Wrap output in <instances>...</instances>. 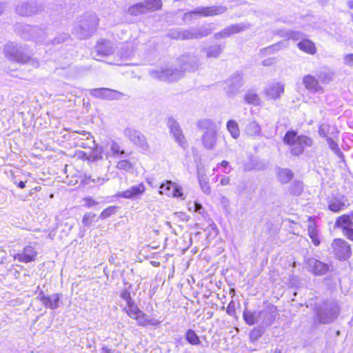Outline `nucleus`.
<instances>
[{"instance_id":"obj_26","label":"nucleus","mask_w":353,"mask_h":353,"mask_svg":"<svg viewBox=\"0 0 353 353\" xmlns=\"http://www.w3.org/2000/svg\"><path fill=\"white\" fill-rule=\"evenodd\" d=\"M190 29L192 39L208 36L212 32V30L207 27L191 28Z\"/></svg>"},{"instance_id":"obj_59","label":"nucleus","mask_w":353,"mask_h":353,"mask_svg":"<svg viewBox=\"0 0 353 353\" xmlns=\"http://www.w3.org/2000/svg\"><path fill=\"white\" fill-rule=\"evenodd\" d=\"M227 313L230 316H234L235 314V305L233 301H230L226 309Z\"/></svg>"},{"instance_id":"obj_30","label":"nucleus","mask_w":353,"mask_h":353,"mask_svg":"<svg viewBox=\"0 0 353 353\" xmlns=\"http://www.w3.org/2000/svg\"><path fill=\"white\" fill-rule=\"evenodd\" d=\"M223 48H224V46L214 45V46H211L210 47L205 48L204 49V50L206 52L208 57L216 58L221 54Z\"/></svg>"},{"instance_id":"obj_8","label":"nucleus","mask_w":353,"mask_h":353,"mask_svg":"<svg viewBox=\"0 0 353 353\" xmlns=\"http://www.w3.org/2000/svg\"><path fill=\"white\" fill-rule=\"evenodd\" d=\"M43 10V6L36 1H24L19 3L16 8L18 14L23 17H30L41 12Z\"/></svg>"},{"instance_id":"obj_14","label":"nucleus","mask_w":353,"mask_h":353,"mask_svg":"<svg viewBox=\"0 0 353 353\" xmlns=\"http://www.w3.org/2000/svg\"><path fill=\"white\" fill-rule=\"evenodd\" d=\"M90 94L97 98L107 100H118L123 96L117 90H90Z\"/></svg>"},{"instance_id":"obj_29","label":"nucleus","mask_w":353,"mask_h":353,"mask_svg":"<svg viewBox=\"0 0 353 353\" xmlns=\"http://www.w3.org/2000/svg\"><path fill=\"white\" fill-rule=\"evenodd\" d=\"M277 176L282 183H287L292 180L293 173L289 169L279 168L277 172Z\"/></svg>"},{"instance_id":"obj_27","label":"nucleus","mask_w":353,"mask_h":353,"mask_svg":"<svg viewBox=\"0 0 353 353\" xmlns=\"http://www.w3.org/2000/svg\"><path fill=\"white\" fill-rule=\"evenodd\" d=\"M170 36L175 39H192L190 29L187 30H172L170 32Z\"/></svg>"},{"instance_id":"obj_2","label":"nucleus","mask_w":353,"mask_h":353,"mask_svg":"<svg viewBox=\"0 0 353 353\" xmlns=\"http://www.w3.org/2000/svg\"><path fill=\"white\" fill-rule=\"evenodd\" d=\"M196 125L203 132V146L207 150H214L218 142V125L211 119H203L198 121Z\"/></svg>"},{"instance_id":"obj_6","label":"nucleus","mask_w":353,"mask_h":353,"mask_svg":"<svg viewBox=\"0 0 353 353\" xmlns=\"http://www.w3.org/2000/svg\"><path fill=\"white\" fill-rule=\"evenodd\" d=\"M4 53L6 57L11 61L21 63H29L34 68L39 65L37 60L31 59L28 54L25 52V49L21 46L10 43L4 47Z\"/></svg>"},{"instance_id":"obj_63","label":"nucleus","mask_w":353,"mask_h":353,"mask_svg":"<svg viewBox=\"0 0 353 353\" xmlns=\"http://www.w3.org/2000/svg\"><path fill=\"white\" fill-rule=\"evenodd\" d=\"M68 39V35L67 34H62L59 36V38L54 39L53 43L54 44H57L61 42H64Z\"/></svg>"},{"instance_id":"obj_4","label":"nucleus","mask_w":353,"mask_h":353,"mask_svg":"<svg viewBox=\"0 0 353 353\" xmlns=\"http://www.w3.org/2000/svg\"><path fill=\"white\" fill-rule=\"evenodd\" d=\"M283 142L290 146L291 153L295 156L301 154L305 147L312 145L311 138L304 135L298 136L297 132L294 130H289L285 133Z\"/></svg>"},{"instance_id":"obj_46","label":"nucleus","mask_w":353,"mask_h":353,"mask_svg":"<svg viewBox=\"0 0 353 353\" xmlns=\"http://www.w3.org/2000/svg\"><path fill=\"white\" fill-rule=\"evenodd\" d=\"M245 99L250 104H253L254 105L259 104V98L258 95L253 93L252 92L248 93L245 97Z\"/></svg>"},{"instance_id":"obj_43","label":"nucleus","mask_w":353,"mask_h":353,"mask_svg":"<svg viewBox=\"0 0 353 353\" xmlns=\"http://www.w3.org/2000/svg\"><path fill=\"white\" fill-rule=\"evenodd\" d=\"M96 52L98 54L108 55L113 52L112 47L106 46L105 44L98 43L96 46Z\"/></svg>"},{"instance_id":"obj_15","label":"nucleus","mask_w":353,"mask_h":353,"mask_svg":"<svg viewBox=\"0 0 353 353\" xmlns=\"http://www.w3.org/2000/svg\"><path fill=\"white\" fill-rule=\"evenodd\" d=\"M60 297L61 295L59 294L46 296L43 292H41L37 296L46 307L51 310H54L59 307Z\"/></svg>"},{"instance_id":"obj_49","label":"nucleus","mask_w":353,"mask_h":353,"mask_svg":"<svg viewBox=\"0 0 353 353\" xmlns=\"http://www.w3.org/2000/svg\"><path fill=\"white\" fill-rule=\"evenodd\" d=\"M116 207L115 206H110L105 208L100 214V218L101 219H105L110 217L111 215L115 213Z\"/></svg>"},{"instance_id":"obj_58","label":"nucleus","mask_w":353,"mask_h":353,"mask_svg":"<svg viewBox=\"0 0 353 353\" xmlns=\"http://www.w3.org/2000/svg\"><path fill=\"white\" fill-rule=\"evenodd\" d=\"M192 208H194V211L195 212H197L199 214H203V206H202V205L201 203H199L197 202H194L192 204V206L189 208L190 210L192 209Z\"/></svg>"},{"instance_id":"obj_57","label":"nucleus","mask_w":353,"mask_h":353,"mask_svg":"<svg viewBox=\"0 0 353 353\" xmlns=\"http://www.w3.org/2000/svg\"><path fill=\"white\" fill-rule=\"evenodd\" d=\"M93 138L91 134L85 131H83L81 133H78V136L75 137V139L77 140V142H78V140H82L83 141H85V139H90Z\"/></svg>"},{"instance_id":"obj_50","label":"nucleus","mask_w":353,"mask_h":353,"mask_svg":"<svg viewBox=\"0 0 353 353\" xmlns=\"http://www.w3.org/2000/svg\"><path fill=\"white\" fill-rule=\"evenodd\" d=\"M214 181H218L219 180V184L221 186L228 185L230 183V178L228 176L217 174L214 177Z\"/></svg>"},{"instance_id":"obj_47","label":"nucleus","mask_w":353,"mask_h":353,"mask_svg":"<svg viewBox=\"0 0 353 353\" xmlns=\"http://www.w3.org/2000/svg\"><path fill=\"white\" fill-rule=\"evenodd\" d=\"M284 90H265V95L269 99H276L279 97Z\"/></svg>"},{"instance_id":"obj_1","label":"nucleus","mask_w":353,"mask_h":353,"mask_svg":"<svg viewBox=\"0 0 353 353\" xmlns=\"http://www.w3.org/2000/svg\"><path fill=\"white\" fill-rule=\"evenodd\" d=\"M180 70L172 68H161L150 71V75L160 81L174 82L180 79L185 71L195 70L199 67L197 59L190 54H183L178 60Z\"/></svg>"},{"instance_id":"obj_23","label":"nucleus","mask_w":353,"mask_h":353,"mask_svg":"<svg viewBox=\"0 0 353 353\" xmlns=\"http://www.w3.org/2000/svg\"><path fill=\"white\" fill-rule=\"evenodd\" d=\"M123 310L133 319H135L141 312V310L139 309L134 301L126 303V306L123 308Z\"/></svg>"},{"instance_id":"obj_24","label":"nucleus","mask_w":353,"mask_h":353,"mask_svg":"<svg viewBox=\"0 0 353 353\" xmlns=\"http://www.w3.org/2000/svg\"><path fill=\"white\" fill-rule=\"evenodd\" d=\"M298 48L308 54H314L316 52L314 44L309 39H305L297 44Z\"/></svg>"},{"instance_id":"obj_55","label":"nucleus","mask_w":353,"mask_h":353,"mask_svg":"<svg viewBox=\"0 0 353 353\" xmlns=\"http://www.w3.org/2000/svg\"><path fill=\"white\" fill-rule=\"evenodd\" d=\"M220 204L224 208L225 211L229 210L230 208V200L225 196H221L220 197Z\"/></svg>"},{"instance_id":"obj_16","label":"nucleus","mask_w":353,"mask_h":353,"mask_svg":"<svg viewBox=\"0 0 353 353\" xmlns=\"http://www.w3.org/2000/svg\"><path fill=\"white\" fill-rule=\"evenodd\" d=\"M307 265L310 271L315 275L325 274L329 269L328 265L314 258H310L307 260Z\"/></svg>"},{"instance_id":"obj_60","label":"nucleus","mask_w":353,"mask_h":353,"mask_svg":"<svg viewBox=\"0 0 353 353\" xmlns=\"http://www.w3.org/2000/svg\"><path fill=\"white\" fill-rule=\"evenodd\" d=\"M219 165L225 168L224 170L223 171L224 173L228 174L230 172L231 168H229L228 161L223 160L217 165V167H219Z\"/></svg>"},{"instance_id":"obj_10","label":"nucleus","mask_w":353,"mask_h":353,"mask_svg":"<svg viewBox=\"0 0 353 353\" xmlns=\"http://www.w3.org/2000/svg\"><path fill=\"white\" fill-rule=\"evenodd\" d=\"M226 11V8L221 6H213L208 7H199L194 10L185 13L184 17L187 18L192 14H197L202 17H212L224 13Z\"/></svg>"},{"instance_id":"obj_64","label":"nucleus","mask_w":353,"mask_h":353,"mask_svg":"<svg viewBox=\"0 0 353 353\" xmlns=\"http://www.w3.org/2000/svg\"><path fill=\"white\" fill-rule=\"evenodd\" d=\"M214 37L215 39H221L227 38L228 37L227 36V34H226L225 30L223 29L221 31H220L219 32L216 33L214 35Z\"/></svg>"},{"instance_id":"obj_3","label":"nucleus","mask_w":353,"mask_h":353,"mask_svg":"<svg viewBox=\"0 0 353 353\" xmlns=\"http://www.w3.org/2000/svg\"><path fill=\"white\" fill-rule=\"evenodd\" d=\"M339 314V305L334 301H324L316 306L315 321L328 324L337 319Z\"/></svg>"},{"instance_id":"obj_7","label":"nucleus","mask_w":353,"mask_h":353,"mask_svg":"<svg viewBox=\"0 0 353 353\" xmlns=\"http://www.w3.org/2000/svg\"><path fill=\"white\" fill-rule=\"evenodd\" d=\"M167 126L175 141L181 148H187L188 143L179 123L174 118L169 117L167 121Z\"/></svg>"},{"instance_id":"obj_48","label":"nucleus","mask_w":353,"mask_h":353,"mask_svg":"<svg viewBox=\"0 0 353 353\" xmlns=\"http://www.w3.org/2000/svg\"><path fill=\"white\" fill-rule=\"evenodd\" d=\"M95 216H96V214L92 212H90V213H87V214H84L83 219H82V223L85 226H90L94 221Z\"/></svg>"},{"instance_id":"obj_51","label":"nucleus","mask_w":353,"mask_h":353,"mask_svg":"<svg viewBox=\"0 0 353 353\" xmlns=\"http://www.w3.org/2000/svg\"><path fill=\"white\" fill-rule=\"evenodd\" d=\"M243 319L247 324L252 325L255 323V317L250 311H245L243 312Z\"/></svg>"},{"instance_id":"obj_40","label":"nucleus","mask_w":353,"mask_h":353,"mask_svg":"<svg viewBox=\"0 0 353 353\" xmlns=\"http://www.w3.org/2000/svg\"><path fill=\"white\" fill-rule=\"evenodd\" d=\"M116 168L127 172H131L133 170V165L128 160L122 159L117 162Z\"/></svg>"},{"instance_id":"obj_34","label":"nucleus","mask_w":353,"mask_h":353,"mask_svg":"<svg viewBox=\"0 0 353 353\" xmlns=\"http://www.w3.org/2000/svg\"><path fill=\"white\" fill-rule=\"evenodd\" d=\"M145 7L143 2L137 3L128 8V13L130 15L137 16L145 13Z\"/></svg>"},{"instance_id":"obj_21","label":"nucleus","mask_w":353,"mask_h":353,"mask_svg":"<svg viewBox=\"0 0 353 353\" xmlns=\"http://www.w3.org/2000/svg\"><path fill=\"white\" fill-rule=\"evenodd\" d=\"M309 224L307 226L308 235L311 239L314 245L318 246L320 245V239L319 238V233L316 230V223L312 221V218H309Z\"/></svg>"},{"instance_id":"obj_52","label":"nucleus","mask_w":353,"mask_h":353,"mask_svg":"<svg viewBox=\"0 0 353 353\" xmlns=\"http://www.w3.org/2000/svg\"><path fill=\"white\" fill-rule=\"evenodd\" d=\"M172 197L175 198H181V199H185L184 194L182 191V188L176 183V185H174V191H172Z\"/></svg>"},{"instance_id":"obj_25","label":"nucleus","mask_w":353,"mask_h":353,"mask_svg":"<svg viewBox=\"0 0 353 353\" xmlns=\"http://www.w3.org/2000/svg\"><path fill=\"white\" fill-rule=\"evenodd\" d=\"M247 28H248V26L241 23L229 26L224 28V30L227 34V36L229 37L234 34L239 33L246 30Z\"/></svg>"},{"instance_id":"obj_17","label":"nucleus","mask_w":353,"mask_h":353,"mask_svg":"<svg viewBox=\"0 0 353 353\" xmlns=\"http://www.w3.org/2000/svg\"><path fill=\"white\" fill-rule=\"evenodd\" d=\"M344 196L334 197L329 201L328 208L334 212H339L343 210L348 204Z\"/></svg>"},{"instance_id":"obj_37","label":"nucleus","mask_w":353,"mask_h":353,"mask_svg":"<svg viewBox=\"0 0 353 353\" xmlns=\"http://www.w3.org/2000/svg\"><path fill=\"white\" fill-rule=\"evenodd\" d=\"M143 5L145 7L146 12L148 11H154L161 8V0H145L143 2Z\"/></svg>"},{"instance_id":"obj_36","label":"nucleus","mask_w":353,"mask_h":353,"mask_svg":"<svg viewBox=\"0 0 353 353\" xmlns=\"http://www.w3.org/2000/svg\"><path fill=\"white\" fill-rule=\"evenodd\" d=\"M282 37H285L287 39H292L294 41L303 40L304 34L299 31L288 30L285 31L281 34Z\"/></svg>"},{"instance_id":"obj_20","label":"nucleus","mask_w":353,"mask_h":353,"mask_svg":"<svg viewBox=\"0 0 353 353\" xmlns=\"http://www.w3.org/2000/svg\"><path fill=\"white\" fill-rule=\"evenodd\" d=\"M197 179L203 193L206 195H210L211 194V187L210 185L208 179L206 177L205 173L200 170H198L197 171Z\"/></svg>"},{"instance_id":"obj_62","label":"nucleus","mask_w":353,"mask_h":353,"mask_svg":"<svg viewBox=\"0 0 353 353\" xmlns=\"http://www.w3.org/2000/svg\"><path fill=\"white\" fill-rule=\"evenodd\" d=\"M344 63L348 66H353V54H349L344 57Z\"/></svg>"},{"instance_id":"obj_33","label":"nucleus","mask_w":353,"mask_h":353,"mask_svg":"<svg viewBox=\"0 0 353 353\" xmlns=\"http://www.w3.org/2000/svg\"><path fill=\"white\" fill-rule=\"evenodd\" d=\"M174 185H176L175 183H172L171 181H167L166 183L161 185L159 193L172 196L173 194L172 191H174Z\"/></svg>"},{"instance_id":"obj_9","label":"nucleus","mask_w":353,"mask_h":353,"mask_svg":"<svg viewBox=\"0 0 353 353\" xmlns=\"http://www.w3.org/2000/svg\"><path fill=\"white\" fill-rule=\"evenodd\" d=\"M334 254L339 260H346L351 255L350 244L343 239H336L332 243Z\"/></svg>"},{"instance_id":"obj_42","label":"nucleus","mask_w":353,"mask_h":353,"mask_svg":"<svg viewBox=\"0 0 353 353\" xmlns=\"http://www.w3.org/2000/svg\"><path fill=\"white\" fill-rule=\"evenodd\" d=\"M77 145L83 148L94 149L96 148L94 138L85 139L83 141L82 140H78Z\"/></svg>"},{"instance_id":"obj_19","label":"nucleus","mask_w":353,"mask_h":353,"mask_svg":"<svg viewBox=\"0 0 353 353\" xmlns=\"http://www.w3.org/2000/svg\"><path fill=\"white\" fill-rule=\"evenodd\" d=\"M137 325L139 326H147V325H159L160 321L155 319L151 318L144 312L141 311V314L135 319Z\"/></svg>"},{"instance_id":"obj_35","label":"nucleus","mask_w":353,"mask_h":353,"mask_svg":"<svg viewBox=\"0 0 353 353\" xmlns=\"http://www.w3.org/2000/svg\"><path fill=\"white\" fill-rule=\"evenodd\" d=\"M185 339L190 344L192 345H197L201 343L198 335L194 330L191 329L188 330L185 332Z\"/></svg>"},{"instance_id":"obj_53","label":"nucleus","mask_w":353,"mask_h":353,"mask_svg":"<svg viewBox=\"0 0 353 353\" xmlns=\"http://www.w3.org/2000/svg\"><path fill=\"white\" fill-rule=\"evenodd\" d=\"M120 297L123 299L126 302V303H129L130 301H134L131 298L130 289H123L121 292Z\"/></svg>"},{"instance_id":"obj_45","label":"nucleus","mask_w":353,"mask_h":353,"mask_svg":"<svg viewBox=\"0 0 353 353\" xmlns=\"http://www.w3.org/2000/svg\"><path fill=\"white\" fill-rule=\"evenodd\" d=\"M342 229L343 235L350 241H353V228L347 225L343 226H336Z\"/></svg>"},{"instance_id":"obj_44","label":"nucleus","mask_w":353,"mask_h":353,"mask_svg":"<svg viewBox=\"0 0 353 353\" xmlns=\"http://www.w3.org/2000/svg\"><path fill=\"white\" fill-rule=\"evenodd\" d=\"M303 185L301 181L294 182L290 187V192L294 195H300L303 191Z\"/></svg>"},{"instance_id":"obj_31","label":"nucleus","mask_w":353,"mask_h":353,"mask_svg":"<svg viewBox=\"0 0 353 353\" xmlns=\"http://www.w3.org/2000/svg\"><path fill=\"white\" fill-rule=\"evenodd\" d=\"M245 132L250 136L259 135L261 129L260 125L255 121H250L245 127Z\"/></svg>"},{"instance_id":"obj_5","label":"nucleus","mask_w":353,"mask_h":353,"mask_svg":"<svg viewBox=\"0 0 353 353\" xmlns=\"http://www.w3.org/2000/svg\"><path fill=\"white\" fill-rule=\"evenodd\" d=\"M99 19L95 14L85 16L74 28L73 34L80 39L90 37L97 30Z\"/></svg>"},{"instance_id":"obj_38","label":"nucleus","mask_w":353,"mask_h":353,"mask_svg":"<svg viewBox=\"0 0 353 353\" xmlns=\"http://www.w3.org/2000/svg\"><path fill=\"white\" fill-rule=\"evenodd\" d=\"M286 46L283 42H279L271 46L261 49L260 52L263 54H270L275 52L281 50L282 48H285Z\"/></svg>"},{"instance_id":"obj_12","label":"nucleus","mask_w":353,"mask_h":353,"mask_svg":"<svg viewBox=\"0 0 353 353\" xmlns=\"http://www.w3.org/2000/svg\"><path fill=\"white\" fill-rule=\"evenodd\" d=\"M146 188L143 183L134 185L125 191L119 192L115 196L128 199H137L145 192Z\"/></svg>"},{"instance_id":"obj_41","label":"nucleus","mask_w":353,"mask_h":353,"mask_svg":"<svg viewBox=\"0 0 353 353\" xmlns=\"http://www.w3.org/2000/svg\"><path fill=\"white\" fill-rule=\"evenodd\" d=\"M303 82L305 88H316L318 84L317 79L312 75L305 76L303 79Z\"/></svg>"},{"instance_id":"obj_39","label":"nucleus","mask_w":353,"mask_h":353,"mask_svg":"<svg viewBox=\"0 0 353 353\" xmlns=\"http://www.w3.org/2000/svg\"><path fill=\"white\" fill-rule=\"evenodd\" d=\"M330 130H332L331 134L333 135L334 134L335 128L327 124L323 123L319 126V134L320 136L327 139V137H330L329 134Z\"/></svg>"},{"instance_id":"obj_56","label":"nucleus","mask_w":353,"mask_h":353,"mask_svg":"<svg viewBox=\"0 0 353 353\" xmlns=\"http://www.w3.org/2000/svg\"><path fill=\"white\" fill-rule=\"evenodd\" d=\"M84 206L86 208H92L99 204L97 201L94 200L92 197H86L84 199Z\"/></svg>"},{"instance_id":"obj_13","label":"nucleus","mask_w":353,"mask_h":353,"mask_svg":"<svg viewBox=\"0 0 353 353\" xmlns=\"http://www.w3.org/2000/svg\"><path fill=\"white\" fill-rule=\"evenodd\" d=\"M37 255V252L34 247L29 245H26L21 252L15 254L14 259L19 262L28 263L34 261Z\"/></svg>"},{"instance_id":"obj_22","label":"nucleus","mask_w":353,"mask_h":353,"mask_svg":"<svg viewBox=\"0 0 353 353\" xmlns=\"http://www.w3.org/2000/svg\"><path fill=\"white\" fill-rule=\"evenodd\" d=\"M108 146L109 150L114 157L120 158L122 157H127V154L125 153L124 150H123L120 145L117 142L111 141L108 143Z\"/></svg>"},{"instance_id":"obj_11","label":"nucleus","mask_w":353,"mask_h":353,"mask_svg":"<svg viewBox=\"0 0 353 353\" xmlns=\"http://www.w3.org/2000/svg\"><path fill=\"white\" fill-rule=\"evenodd\" d=\"M124 134L131 142L139 148L143 150L148 148V144L145 136L139 131L132 128H127L124 130Z\"/></svg>"},{"instance_id":"obj_28","label":"nucleus","mask_w":353,"mask_h":353,"mask_svg":"<svg viewBox=\"0 0 353 353\" xmlns=\"http://www.w3.org/2000/svg\"><path fill=\"white\" fill-rule=\"evenodd\" d=\"M343 225L353 228V212L348 214H343L336 219L335 226H343Z\"/></svg>"},{"instance_id":"obj_54","label":"nucleus","mask_w":353,"mask_h":353,"mask_svg":"<svg viewBox=\"0 0 353 353\" xmlns=\"http://www.w3.org/2000/svg\"><path fill=\"white\" fill-rule=\"evenodd\" d=\"M334 137L335 136L333 135L332 137H327L326 140L330 148L334 152H338L339 149L338 144L333 139Z\"/></svg>"},{"instance_id":"obj_32","label":"nucleus","mask_w":353,"mask_h":353,"mask_svg":"<svg viewBox=\"0 0 353 353\" xmlns=\"http://www.w3.org/2000/svg\"><path fill=\"white\" fill-rule=\"evenodd\" d=\"M227 130L230 132V135L234 139L239 138L240 135V130L239 125L234 120H229L226 124Z\"/></svg>"},{"instance_id":"obj_18","label":"nucleus","mask_w":353,"mask_h":353,"mask_svg":"<svg viewBox=\"0 0 353 353\" xmlns=\"http://www.w3.org/2000/svg\"><path fill=\"white\" fill-rule=\"evenodd\" d=\"M226 86L236 88L244 85V79L241 72L232 74L225 81Z\"/></svg>"},{"instance_id":"obj_61","label":"nucleus","mask_w":353,"mask_h":353,"mask_svg":"<svg viewBox=\"0 0 353 353\" xmlns=\"http://www.w3.org/2000/svg\"><path fill=\"white\" fill-rule=\"evenodd\" d=\"M262 334L261 330L254 329L250 333V338L252 340H256Z\"/></svg>"}]
</instances>
